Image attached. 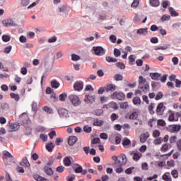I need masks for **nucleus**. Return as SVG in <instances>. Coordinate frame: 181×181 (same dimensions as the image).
I'll use <instances>...</instances> for the list:
<instances>
[{
	"mask_svg": "<svg viewBox=\"0 0 181 181\" xmlns=\"http://www.w3.org/2000/svg\"><path fill=\"white\" fill-rule=\"evenodd\" d=\"M139 5V0H134L133 3L132 4V8H136Z\"/></svg>",
	"mask_w": 181,
	"mask_h": 181,
	"instance_id": "nucleus-61",
	"label": "nucleus"
},
{
	"mask_svg": "<svg viewBox=\"0 0 181 181\" xmlns=\"http://www.w3.org/2000/svg\"><path fill=\"white\" fill-rule=\"evenodd\" d=\"M19 127H21L19 125V123H15V124H10L8 127V132H13L15 131H18L19 129Z\"/></svg>",
	"mask_w": 181,
	"mask_h": 181,
	"instance_id": "nucleus-11",
	"label": "nucleus"
},
{
	"mask_svg": "<svg viewBox=\"0 0 181 181\" xmlns=\"http://www.w3.org/2000/svg\"><path fill=\"white\" fill-rule=\"evenodd\" d=\"M130 156H133V159L136 162H138L142 158V153L137 151H129Z\"/></svg>",
	"mask_w": 181,
	"mask_h": 181,
	"instance_id": "nucleus-8",
	"label": "nucleus"
},
{
	"mask_svg": "<svg viewBox=\"0 0 181 181\" xmlns=\"http://www.w3.org/2000/svg\"><path fill=\"white\" fill-rule=\"evenodd\" d=\"M68 98L74 107H79V105H81V100H80V97H78V95L71 94L69 95Z\"/></svg>",
	"mask_w": 181,
	"mask_h": 181,
	"instance_id": "nucleus-3",
	"label": "nucleus"
},
{
	"mask_svg": "<svg viewBox=\"0 0 181 181\" xmlns=\"http://www.w3.org/2000/svg\"><path fill=\"white\" fill-rule=\"evenodd\" d=\"M171 175L173 177H175V179H176L179 176V173H177V170H172Z\"/></svg>",
	"mask_w": 181,
	"mask_h": 181,
	"instance_id": "nucleus-59",
	"label": "nucleus"
},
{
	"mask_svg": "<svg viewBox=\"0 0 181 181\" xmlns=\"http://www.w3.org/2000/svg\"><path fill=\"white\" fill-rule=\"evenodd\" d=\"M51 86L52 88H59L60 87V83L56 80H53L51 81Z\"/></svg>",
	"mask_w": 181,
	"mask_h": 181,
	"instance_id": "nucleus-24",
	"label": "nucleus"
},
{
	"mask_svg": "<svg viewBox=\"0 0 181 181\" xmlns=\"http://www.w3.org/2000/svg\"><path fill=\"white\" fill-rule=\"evenodd\" d=\"M84 132H86V134H90L91 131H93V128L88 125H86L83 127Z\"/></svg>",
	"mask_w": 181,
	"mask_h": 181,
	"instance_id": "nucleus-37",
	"label": "nucleus"
},
{
	"mask_svg": "<svg viewBox=\"0 0 181 181\" xmlns=\"http://www.w3.org/2000/svg\"><path fill=\"white\" fill-rule=\"evenodd\" d=\"M129 119H136L138 118V112H134L129 115Z\"/></svg>",
	"mask_w": 181,
	"mask_h": 181,
	"instance_id": "nucleus-39",
	"label": "nucleus"
},
{
	"mask_svg": "<svg viewBox=\"0 0 181 181\" xmlns=\"http://www.w3.org/2000/svg\"><path fill=\"white\" fill-rule=\"evenodd\" d=\"M111 98L113 100L117 98V100H119V101H122L125 100V94H124L122 92H115L111 95Z\"/></svg>",
	"mask_w": 181,
	"mask_h": 181,
	"instance_id": "nucleus-6",
	"label": "nucleus"
},
{
	"mask_svg": "<svg viewBox=\"0 0 181 181\" xmlns=\"http://www.w3.org/2000/svg\"><path fill=\"white\" fill-rule=\"evenodd\" d=\"M66 98H67V94L66 93H62L59 95L60 101H66Z\"/></svg>",
	"mask_w": 181,
	"mask_h": 181,
	"instance_id": "nucleus-51",
	"label": "nucleus"
},
{
	"mask_svg": "<svg viewBox=\"0 0 181 181\" xmlns=\"http://www.w3.org/2000/svg\"><path fill=\"white\" fill-rule=\"evenodd\" d=\"M64 163L65 166H70V165H71V160H70V157H66L64 159Z\"/></svg>",
	"mask_w": 181,
	"mask_h": 181,
	"instance_id": "nucleus-33",
	"label": "nucleus"
},
{
	"mask_svg": "<svg viewBox=\"0 0 181 181\" xmlns=\"http://www.w3.org/2000/svg\"><path fill=\"white\" fill-rule=\"evenodd\" d=\"M84 101L87 104H88V103H93V101H94V96H90V95H86Z\"/></svg>",
	"mask_w": 181,
	"mask_h": 181,
	"instance_id": "nucleus-26",
	"label": "nucleus"
},
{
	"mask_svg": "<svg viewBox=\"0 0 181 181\" xmlns=\"http://www.w3.org/2000/svg\"><path fill=\"white\" fill-rule=\"evenodd\" d=\"M114 159L115 162L113 163V166L115 167H117V165L124 166V165H126L127 162V156L125 154H121L118 157L115 156Z\"/></svg>",
	"mask_w": 181,
	"mask_h": 181,
	"instance_id": "nucleus-2",
	"label": "nucleus"
},
{
	"mask_svg": "<svg viewBox=\"0 0 181 181\" xmlns=\"http://www.w3.org/2000/svg\"><path fill=\"white\" fill-rule=\"evenodd\" d=\"M172 132H175V134H177L179 131L181 129V125L180 124H173L171 126Z\"/></svg>",
	"mask_w": 181,
	"mask_h": 181,
	"instance_id": "nucleus-17",
	"label": "nucleus"
},
{
	"mask_svg": "<svg viewBox=\"0 0 181 181\" xmlns=\"http://www.w3.org/2000/svg\"><path fill=\"white\" fill-rule=\"evenodd\" d=\"M33 177H34L35 180H36V181H49L48 179L45 178L37 174L34 175Z\"/></svg>",
	"mask_w": 181,
	"mask_h": 181,
	"instance_id": "nucleus-22",
	"label": "nucleus"
},
{
	"mask_svg": "<svg viewBox=\"0 0 181 181\" xmlns=\"http://www.w3.org/2000/svg\"><path fill=\"white\" fill-rule=\"evenodd\" d=\"M59 12H62L63 13H67L69 11V7L67 6H62L58 8Z\"/></svg>",
	"mask_w": 181,
	"mask_h": 181,
	"instance_id": "nucleus-28",
	"label": "nucleus"
},
{
	"mask_svg": "<svg viewBox=\"0 0 181 181\" xmlns=\"http://www.w3.org/2000/svg\"><path fill=\"white\" fill-rule=\"evenodd\" d=\"M77 167L76 169H75V173H81V172L83 171V167H81V165H78V164H76Z\"/></svg>",
	"mask_w": 181,
	"mask_h": 181,
	"instance_id": "nucleus-52",
	"label": "nucleus"
},
{
	"mask_svg": "<svg viewBox=\"0 0 181 181\" xmlns=\"http://www.w3.org/2000/svg\"><path fill=\"white\" fill-rule=\"evenodd\" d=\"M165 110H166V107H165L163 103H160L157 106L156 112L157 114H160V115L163 114Z\"/></svg>",
	"mask_w": 181,
	"mask_h": 181,
	"instance_id": "nucleus-10",
	"label": "nucleus"
},
{
	"mask_svg": "<svg viewBox=\"0 0 181 181\" xmlns=\"http://www.w3.org/2000/svg\"><path fill=\"white\" fill-rule=\"evenodd\" d=\"M44 171H45V173H46V175H47L48 176H53V173H54L53 170L49 167L45 166L44 168Z\"/></svg>",
	"mask_w": 181,
	"mask_h": 181,
	"instance_id": "nucleus-18",
	"label": "nucleus"
},
{
	"mask_svg": "<svg viewBox=\"0 0 181 181\" xmlns=\"http://www.w3.org/2000/svg\"><path fill=\"white\" fill-rule=\"evenodd\" d=\"M129 107V105L128 104V102H123L120 104V108L122 110H127Z\"/></svg>",
	"mask_w": 181,
	"mask_h": 181,
	"instance_id": "nucleus-38",
	"label": "nucleus"
},
{
	"mask_svg": "<svg viewBox=\"0 0 181 181\" xmlns=\"http://www.w3.org/2000/svg\"><path fill=\"white\" fill-rule=\"evenodd\" d=\"M162 179L164 181H172V177H170L169 173H165L163 176Z\"/></svg>",
	"mask_w": 181,
	"mask_h": 181,
	"instance_id": "nucleus-25",
	"label": "nucleus"
},
{
	"mask_svg": "<svg viewBox=\"0 0 181 181\" xmlns=\"http://www.w3.org/2000/svg\"><path fill=\"white\" fill-rule=\"evenodd\" d=\"M93 50L95 52V54H96V56H104L106 52L105 49L100 46L93 47Z\"/></svg>",
	"mask_w": 181,
	"mask_h": 181,
	"instance_id": "nucleus-7",
	"label": "nucleus"
},
{
	"mask_svg": "<svg viewBox=\"0 0 181 181\" xmlns=\"http://www.w3.org/2000/svg\"><path fill=\"white\" fill-rule=\"evenodd\" d=\"M2 23L4 26H5L6 28H12V27L15 28L18 26V24L15 23V21H13V19L12 18L4 20Z\"/></svg>",
	"mask_w": 181,
	"mask_h": 181,
	"instance_id": "nucleus-5",
	"label": "nucleus"
},
{
	"mask_svg": "<svg viewBox=\"0 0 181 181\" xmlns=\"http://www.w3.org/2000/svg\"><path fill=\"white\" fill-rule=\"evenodd\" d=\"M114 56L115 57H119L121 56V51L117 48L114 49Z\"/></svg>",
	"mask_w": 181,
	"mask_h": 181,
	"instance_id": "nucleus-41",
	"label": "nucleus"
},
{
	"mask_svg": "<svg viewBox=\"0 0 181 181\" xmlns=\"http://www.w3.org/2000/svg\"><path fill=\"white\" fill-rule=\"evenodd\" d=\"M93 125H94V127H103V125H104V121L100 120L97 118L94 119Z\"/></svg>",
	"mask_w": 181,
	"mask_h": 181,
	"instance_id": "nucleus-15",
	"label": "nucleus"
},
{
	"mask_svg": "<svg viewBox=\"0 0 181 181\" xmlns=\"http://www.w3.org/2000/svg\"><path fill=\"white\" fill-rule=\"evenodd\" d=\"M40 138L42 139L43 142H46L47 141V134H41Z\"/></svg>",
	"mask_w": 181,
	"mask_h": 181,
	"instance_id": "nucleus-56",
	"label": "nucleus"
},
{
	"mask_svg": "<svg viewBox=\"0 0 181 181\" xmlns=\"http://www.w3.org/2000/svg\"><path fill=\"white\" fill-rule=\"evenodd\" d=\"M163 98V93L162 92H158L156 96V100H160Z\"/></svg>",
	"mask_w": 181,
	"mask_h": 181,
	"instance_id": "nucleus-62",
	"label": "nucleus"
},
{
	"mask_svg": "<svg viewBox=\"0 0 181 181\" xmlns=\"http://www.w3.org/2000/svg\"><path fill=\"white\" fill-rule=\"evenodd\" d=\"M141 98L136 96L135 98H134L133 99V103L134 104V105H141Z\"/></svg>",
	"mask_w": 181,
	"mask_h": 181,
	"instance_id": "nucleus-30",
	"label": "nucleus"
},
{
	"mask_svg": "<svg viewBox=\"0 0 181 181\" xmlns=\"http://www.w3.org/2000/svg\"><path fill=\"white\" fill-rule=\"evenodd\" d=\"M154 108L155 104L151 103V105L148 106V112H150L151 115H153V114H155V112L153 111Z\"/></svg>",
	"mask_w": 181,
	"mask_h": 181,
	"instance_id": "nucleus-34",
	"label": "nucleus"
},
{
	"mask_svg": "<svg viewBox=\"0 0 181 181\" xmlns=\"http://www.w3.org/2000/svg\"><path fill=\"white\" fill-rule=\"evenodd\" d=\"M56 135H57V134H56V131H54V130H53L50 133H49V136L50 139H53V137L56 136Z\"/></svg>",
	"mask_w": 181,
	"mask_h": 181,
	"instance_id": "nucleus-63",
	"label": "nucleus"
},
{
	"mask_svg": "<svg viewBox=\"0 0 181 181\" xmlns=\"http://www.w3.org/2000/svg\"><path fill=\"white\" fill-rule=\"evenodd\" d=\"M103 110H96L94 111V114L96 115L98 117H100V115H103Z\"/></svg>",
	"mask_w": 181,
	"mask_h": 181,
	"instance_id": "nucleus-58",
	"label": "nucleus"
},
{
	"mask_svg": "<svg viewBox=\"0 0 181 181\" xmlns=\"http://www.w3.org/2000/svg\"><path fill=\"white\" fill-rule=\"evenodd\" d=\"M76 142H77V137L75 136H71L68 139V144L70 145V146H73Z\"/></svg>",
	"mask_w": 181,
	"mask_h": 181,
	"instance_id": "nucleus-13",
	"label": "nucleus"
},
{
	"mask_svg": "<svg viewBox=\"0 0 181 181\" xmlns=\"http://www.w3.org/2000/svg\"><path fill=\"white\" fill-rule=\"evenodd\" d=\"M137 35H143L145 36L148 33V28H140L136 31Z\"/></svg>",
	"mask_w": 181,
	"mask_h": 181,
	"instance_id": "nucleus-21",
	"label": "nucleus"
},
{
	"mask_svg": "<svg viewBox=\"0 0 181 181\" xmlns=\"http://www.w3.org/2000/svg\"><path fill=\"white\" fill-rule=\"evenodd\" d=\"M19 41L21 42V43H26V42H28V38H26V37H25L24 35H21L19 37Z\"/></svg>",
	"mask_w": 181,
	"mask_h": 181,
	"instance_id": "nucleus-49",
	"label": "nucleus"
},
{
	"mask_svg": "<svg viewBox=\"0 0 181 181\" xmlns=\"http://www.w3.org/2000/svg\"><path fill=\"white\" fill-rule=\"evenodd\" d=\"M117 89V86L114 85V84H108L106 87H105V90L106 91H115V90Z\"/></svg>",
	"mask_w": 181,
	"mask_h": 181,
	"instance_id": "nucleus-19",
	"label": "nucleus"
},
{
	"mask_svg": "<svg viewBox=\"0 0 181 181\" xmlns=\"http://www.w3.org/2000/svg\"><path fill=\"white\" fill-rule=\"evenodd\" d=\"M158 125H160V127H165L166 126V122L163 119H158Z\"/></svg>",
	"mask_w": 181,
	"mask_h": 181,
	"instance_id": "nucleus-54",
	"label": "nucleus"
},
{
	"mask_svg": "<svg viewBox=\"0 0 181 181\" xmlns=\"http://www.w3.org/2000/svg\"><path fill=\"white\" fill-rule=\"evenodd\" d=\"M64 169H66V168H64V166L61 165V166L57 167V168H56V170H57V172L58 173H63V172H64Z\"/></svg>",
	"mask_w": 181,
	"mask_h": 181,
	"instance_id": "nucleus-42",
	"label": "nucleus"
},
{
	"mask_svg": "<svg viewBox=\"0 0 181 181\" xmlns=\"http://www.w3.org/2000/svg\"><path fill=\"white\" fill-rule=\"evenodd\" d=\"M113 168H115L116 173H121L124 172V168H122V165H117L116 167L113 166Z\"/></svg>",
	"mask_w": 181,
	"mask_h": 181,
	"instance_id": "nucleus-27",
	"label": "nucleus"
},
{
	"mask_svg": "<svg viewBox=\"0 0 181 181\" xmlns=\"http://www.w3.org/2000/svg\"><path fill=\"white\" fill-rule=\"evenodd\" d=\"M168 112L170 114L168 116V121H175V113H173L172 110H169Z\"/></svg>",
	"mask_w": 181,
	"mask_h": 181,
	"instance_id": "nucleus-36",
	"label": "nucleus"
},
{
	"mask_svg": "<svg viewBox=\"0 0 181 181\" xmlns=\"http://www.w3.org/2000/svg\"><path fill=\"white\" fill-rule=\"evenodd\" d=\"M149 132H146L145 134H141L140 136V142L141 144H145L146 141H148V138H149Z\"/></svg>",
	"mask_w": 181,
	"mask_h": 181,
	"instance_id": "nucleus-12",
	"label": "nucleus"
},
{
	"mask_svg": "<svg viewBox=\"0 0 181 181\" xmlns=\"http://www.w3.org/2000/svg\"><path fill=\"white\" fill-rule=\"evenodd\" d=\"M83 87H84V83L81 81H76L74 84V90L75 91H81Z\"/></svg>",
	"mask_w": 181,
	"mask_h": 181,
	"instance_id": "nucleus-9",
	"label": "nucleus"
},
{
	"mask_svg": "<svg viewBox=\"0 0 181 181\" xmlns=\"http://www.w3.org/2000/svg\"><path fill=\"white\" fill-rule=\"evenodd\" d=\"M129 144H131V140H129V139L126 138L123 140V142H122L123 146H128Z\"/></svg>",
	"mask_w": 181,
	"mask_h": 181,
	"instance_id": "nucleus-47",
	"label": "nucleus"
},
{
	"mask_svg": "<svg viewBox=\"0 0 181 181\" xmlns=\"http://www.w3.org/2000/svg\"><path fill=\"white\" fill-rule=\"evenodd\" d=\"M58 115L62 119H68L70 118V115H69V111L64 108H59L57 110Z\"/></svg>",
	"mask_w": 181,
	"mask_h": 181,
	"instance_id": "nucleus-4",
	"label": "nucleus"
},
{
	"mask_svg": "<svg viewBox=\"0 0 181 181\" xmlns=\"http://www.w3.org/2000/svg\"><path fill=\"white\" fill-rule=\"evenodd\" d=\"M169 148V144H165L161 147L162 152H166Z\"/></svg>",
	"mask_w": 181,
	"mask_h": 181,
	"instance_id": "nucleus-55",
	"label": "nucleus"
},
{
	"mask_svg": "<svg viewBox=\"0 0 181 181\" xmlns=\"http://www.w3.org/2000/svg\"><path fill=\"white\" fill-rule=\"evenodd\" d=\"M3 155L4 156H5L6 158H13L12 154H11V153H9V151H4L3 152Z\"/></svg>",
	"mask_w": 181,
	"mask_h": 181,
	"instance_id": "nucleus-53",
	"label": "nucleus"
},
{
	"mask_svg": "<svg viewBox=\"0 0 181 181\" xmlns=\"http://www.w3.org/2000/svg\"><path fill=\"white\" fill-rule=\"evenodd\" d=\"M106 62H107V63H117L118 59L112 57H106Z\"/></svg>",
	"mask_w": 181,
	"mask_h": 181,
	"instance_id": "nucleus-29",
	"label": "nucleus"
},
{
	"mask_svg": "<svg viewBox=\"0 0 181 181\" xmlns=\"http://www.w3.org/2000/svg\"><path fill=\"white\" fill-rule=\"evenodd\" d=\"M42 110L43 111L47 112V114H53V110L47 106H45L44 107H42Z\"/></svg>",
	"mask_w": 181,
	"mask_h": 181,
	"instance_id": "nucleus-35",
	"label": "nucleus"
},
{
	"mask_svg": "<svg viewBox=\"0 0 181 181\" xmlns=\"http://www.w3.org/2000/svg\"><path fill=\"white\" fill-rule=\"evenodd\" d=\"M45 148L48 152H53V149L54 148V144L53 143L47 144Z\"/></svg>",
	"mask_w": 181,
	"mask_h": 181,
	"instance_id": "nucleus-23",
	"label": "nucleus"
},
{
	"mask_svg": "<svg viewBox=\"0 0 181 181\" xmlns=\"http://www.w3.org/2000/svg\"><path fill=\"white\" fill-rule=\"evenodd\" d=\"M30 0H21V4L22 6H28Z\"/></svg>",
	"mask_w": 181,
	"mask_h": 181,
	"instance_id": "nucleus-57",
	"label": "nucleus"
},
{
	"mask_svg": "<svg viewBox=\"0 0 181 181\" xmlns=\"http://www.w3.org/2000/svg\"><path fill=\"white\" fill-rule=\"evenodd\" d=\"M153 136L154 138H159V136H160V132L159 130H154L153 132Z\"/></svg>",
	"mask_w": 181,
	"mask_h": 181,
	"instance_id": "nucleus-43",
	"label": "nucleus"
},
{
	"mask_svg": "<svg viewBox=\"0 0 181 181\" xmlns=\"http://www.w3.org/2000/svg\"><path fill=\"white\" fill-rule=\"evenodd\" d=\"M10 96L11 98H13V100H15L16 101H19V100H21V97L19 96V95L11 93L10 94Z\"/></svg>",
	"mask_w": 181,
	"mask_h": 181,
	"instance_id": "nucleus-32",
	"label": "nucleus"
},
{
	"mask_svg": "<svg viewBox=\"0 0 181 181\" xmlns=\"http://www.w3.org/2000/svg\"><path fill=\"white\" fill-rule=\"evenodd\" d=\"M148 93L149 91V84L144 76L139 77V89L136 90V94H141L142 93Z\"/></svg>",
	"mask_w": 181,
	"mask_h": 181,
	"instance_id": "nucleus-1",
	"label": "nucleus"
},
{
	"mask_svg": "<svg viewBox=\"0 0 181 181\" xmlns=\"http://www.w3.org/2000/svg\"><path fill=\"white\" fill-rule=\"evenodd\" d=\"M160 74L158 73V72H155V73H151L150 74V77L151 78V80H160Z\"/></svg>",
	"mask_w": 181,
	"mask_h": 181,
	"instance_id": "nucleus-14",
	"label": "nucleus"
},
{
	"mask_svg": "<svg viewBox=\"0 0 181 181\" xmlns=\"http://www.w3.org/2000/svg\"><path fill=\"white\" fill-rule=\"evenodd\" d=\"M80 56L73 54L71 55V60H73V62H77L78 60H80Z\"/></svg>",
	"mask_w": 181,
	"mask_h": 181,
	"instance_id": "nucleus-46",
	"label": "nucleus"
},
{
	"mask_svg": "<svg viewBox=\"0 0 181 181\" xmlns=\"http://www.w3.org/2000/svg\"><path fill=\"white\" fill-rule=\"evenodd\" d=\"M162 138H158V139H156V140L153 141V144L154 145H160V144H162Z\"/></svg>",
	"mask_w": 181,
	"mask_h": 181,
	"instance_id": "nucleus-60",
	"label": "nucleus"
},
{
	"mask_svg": "<svg viewBox=\"0 0 181 181\" xmlns=\"http://www.w3.org/2000/svg\"><path fill=\"white\" fill-rule=\"evenodd\" d=\"M176 145L178 151H181V139L177 141Z\"/></svg>",
	"mask_w": 181,
	"mask_h": 181,
	"instance_id": "nucleus-64",
	"label": "nucleus"
},
{
	"mask_svg": "<svg viewBox=\"0 0 181 181\" xmlns=\"http://www.w3.org/2000/svg\"><path fill=\"white\" fill-rule=\"evenodd\" d=\"M119 118V116L118 115L115 114V113H112L110 116V119H111V121L114 122L117 119H118Z\"/></svg>",
	"mask_w": 181,
	"mask_h": 181,
	"instance_id": "nucleus-48",
	"label": "nucleus"
},
{
	"mask_svg": "<svg viewBox=\"0 0 181 181\" xmlns=\"http://www.w3.org/2000/svg\"><path fill=\"white\" fill-rule=\"evenodd\" d=\"M114 78L115 80H116V81H122V80L124 78L122 77V75L121 74H116L115 76H114Z\"/></svg>",
	"mask_w": 181,
	"mask_h": 181,
	"instance_id": "nucleus-45",
	"label": "nucleus"
},
{
	"mask_svg": "<svg viewBox=\"0 0 181 181\" xmlns=\"http://www.w3.org/2000/svg\"><path fill=\"white\" fill-rule=\"evenodd\" d=\"M117 67H119V69H121V70H124L125 69V64L122 63V62H117L116 64Z\"/></svg>",
	"mask_w": 181,
	"mask_h": 181,
	"instance_id": "nucleus-44",
	"label": "nucleus"
},
{
	"mask_svg": "<svg viewBox=\"0 0 181 181\" xmlns=\"http://www.w3.org/2000/svg\"><path fill=\"white\" fill-rule=\"evenodd\" d=\"M169 12L170 13L171 16H179V13L175 11V8L173 7H170L168 8Z\"/></svg>",
	"mask_w": 181,
	"mask_h": 181,
	"instance_id": "nucleus-31",
	"label": "nucleus"
},
{
	"mask_svg": "<svg viewBox=\"0 0 181 181\" xmlns=\"http://www.w3.org/2000/svg\"><path fill=\"white\" fill-rule=\"evenodd\" d=\"M170 16L169 15H163L162 17H161V21H163V22H165L166 21H170Z\"/></svg>",
	"mask_w": 181,
	"mask_h": 181,
	"instance_id": "nucleus-50",
	"label": "nucleus"
},
{
	"mask_svg": "<svg viewBox=\"0 0 181 181\" xmlns=\"http://www.w3.org/2000/svg\"><path fill=\"white\" fill-rule=\"evenodd\" d=\"M21 166H25V168H29L30 166V163L28 160V158L24 157L22 159V161L20 163Z\"/></svg>",
	"mask_w": 181,
	"mask_h": 181,
	"instance_id": "nucleus-16",
	"label": "nucleus"
},
{
	"mask_svg": "<svg viewBox=\"0 0 181 181\" xmlns=\"http://www.w3.org/2000/svg\"><path fill=\"white\" fill-rule=\"evenodd\" d=\"M3 42H9L11 40V36L6 35H3L1 37Z\"/></svg>",
	"mask_w": 181,
	"mask_h": 181,
	"instance_id": "nucleus-40",
	"label": "nucleus"
},
{
	"mask_svg": "<svg viewBox=\"0 0 181 181\" xmlns=\"http://www.w3.org/2000/svg\"><path fill=\"white\" fill-rule=\"evenodd\" d=\"M149 4L151 6H153V8H158L160 3L159 0H150Z\"/></svg>",
	"mask_w": 181,
	"mask_h": 181,
	"instance_id": "nucleus-20",
	"label": "nucleus"
}]
</instances>
